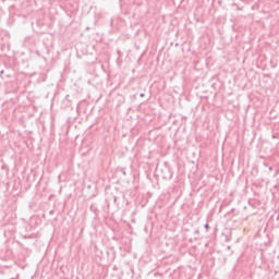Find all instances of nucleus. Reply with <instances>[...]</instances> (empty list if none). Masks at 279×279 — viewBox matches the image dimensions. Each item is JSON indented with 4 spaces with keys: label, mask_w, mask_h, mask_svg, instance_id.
Returning a JSON list of instances; mask_svg holds the SVG:
<instances>
[{
    "label": "nucleus",
    "mask_w": 279,
    "mask_h": 279,
    "mask_svg": "<svg viewBox=\"0 0 279 279\" xmlns=\"http://www.w3.org/2000/svg\"><path fill=\"white\" fill-rule=\"evenodd\" d=\"M206 230H208V228H210V226L208 223L205 225Z\"/></svg>",
    "instance_id": "nucleus-1"
},
{
    "label": "nucleus",
    "mask_w": 279,
    "mask_h": 279,
    "mask_svg": "<svg viewBox=\"0 0 279 279\" xmlns=\"http://www.w3.org/2000/svg\"><path fill=\"white\" fill-rule=\"evenodd\" d=\"M24 239H32V235H26L24 236Z\"/></svg>",
    "instance_id": "nucleus-2"
},
{
    "label": "nucleus",
    "mask_w": 279,
    "mask_h": 279,
    "mask_svg": "<svg viewBox=\"0 0 279 279\" xmlns=\"http://www.w3.org/2000/svg\"><path fill=\"white\" fill-rule=\"evenodd\" d=\"M140 97H145V94H141Z\"/></svg>",
    "instance_id": "nucleus-3"
}]
</instances>
